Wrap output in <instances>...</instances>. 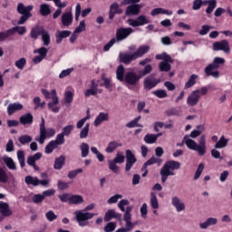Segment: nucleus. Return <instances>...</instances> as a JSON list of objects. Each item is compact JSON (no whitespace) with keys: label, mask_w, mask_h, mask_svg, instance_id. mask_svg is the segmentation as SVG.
Segmentation results:
<instances>
[{"label":"nucleus","mask_w":232,"mask_h":232,"mask_svg":"<svg viewBox=\"0 0 232 232\" xmlns=\"http://www.w3.org/2000/svg\"><path fill=\"white\" fill-rule=\"evenodd\" d=\"M183 144L187 146L188 150L197 151L199 157H204L208 153V147L206 146V135L202 134L199 138L198 143L189 138V135H186L183 138Z\"/></svg>","instance_id":"f257e3e1"},{"label":"nucleus","mask_w":232,"mask_h":232,"mask_svg":"<svg viewBox=\"0 0 232 232\" xmlns=\"http://www.w3.org/2000/svg\"><path fill=\"white\" fill-rule=\"evenodd\" d=\"M95 208V204L92 203L84 208L82 210H76L73 212L76 222L80 227H86L90 226V221L93 217H95V213L88 212L92 211Z\"/></svg>","instance_id":"f03ea898"},{"label":"nucleus","mask_w":232,"mask_h":232,"mask_svg":"<svg viewBox=\"0 0 232 232\" xmlns=\"http://www.w3.org/2000/svg\"><path fill=\"white\" fill-rule=\"evenodd\" d=\"M153 70V67L151 64L145 65L143 71L140 72V74H137L133 72H128L125 74V80H123L126 84L129 86H137L139 84V81L142 79V77H146L149 73H151V71Z\"/></svg>","instance_id":"7ed1b4c3"},{"label":"nucleus","mask_w":232,"mask_h":232,"mask_svg":"<svg viewBox=\"0 0 232 232\" xmlns=\"http://www.w3.org/2000/svg\"><path fill=\"white\" fill-rule=\"evenodd\" d=\"M180 168V162L177 160H169L165 162L161 168L160 174L161 177V182L164 184L168 180V177H175L177 169Z\"/></svg>","instance_id":"20e7f679"},{"label":"nucleus","mask_w":232,"mask_h":232,"mask_svg":"<svg viewBox=\"0 0 232 232\" xmlns=\"http://www.w3.org/2000/svg\"><path fill=\"white\" fill-rule=\"evenodd\" d=\"M32 10H34V5L25 6L23 3H18L16 6V11L20 14L21 17L19 18L17 24H24L30 17H32Z\"/></svg>","instance_id":"39448f33"},{"label":"nucleus","mask_w":232,"mask_h":232,"mask_svg":"<svg viewBox=\"0 0 232 232\" xmlns=\"http://www.w3.org/2000/svg\"><path fill=\"white\" fill-rule=\"evenodd\" d=\"M224 63H226V60L224 58L215 57L213 63L208 64L205 68L206 75H211V77H214V79H218V77H220V73L218 72V71L213 70H218V68H220V64H224Z\"/></svg>","instance_id":"423d86ee"},{"label":"nucleus","mask_w":232,"mask_h":232,"mask_svg":"<svg viewBox=\"0 0 232 232\" xmlns=\"http://www.w3.org/2000/svg\"><path fill=\"white\" fill-rule=\"evenodd\" d=\"M208 87H202L200 90L193 91L187 98V104L188 106H197L202 95H208Z\"/></svg>","instance_id":"0eeeda50"},{"label":"nucleus","mask_w":232,"mask_h":232,"mask_svg":"<svg viewBox=\"0 0 232 232\" xmlns=\"http://www.w3.org/2000/svg\"><path fill=\"white\" fill-rule=\"evenodd\" d=\"M156 59L158 61H162L159 65L160 72H169V70H171V64H169V63H173V59H171L169 54L162 53L160 54H157Z\"/></svg>","instance_id":"6e6552de"},{"label":"nucleus","mask_w":232,"mask_h":232,"mask_svg":"<svg viewBox=\"0 0 232 232\" xmlns=\"http://www.w3.org/2000/svg\"><path fill=\"white\" fill-rule=\"evenodd\" d=\"M135 32L131 27H121L116 30V38L117 43H121V41H125L128 39L131 34Z\"/></svg>","instance_id":"1a4fd4ad"},{"label":"nucleus","mask_w":232,"mask_h":232,"mask_svg":"<svg viewBox=\"0 0 232 232\" xmlns=\"http://www.w3.org/2000/svg\"><path fill=\"white\" fill-rule=\"evenodd\" d=\"M127 23L129 26H132L133 28H137L139 26H144V24H150V20L146 15L140 14L136 19H128Z\"/></svg>","instance_id":"9d476101"},{"label":"nucleus","mask_w":232,"mask_h":232,"mask_svg":"<svg viewBox=\"0 0 232 232\" xmlns=\"http://www.w3.org/2000/svg\"><path fill=\"white\" fill-rule=\"evenodd\" d=\"M214 52H224V53H230L231 49L229 48V42L227 40H222L213 44Z\"/></svg>","instance_id":"9b49d317"},{"label":"nucleus","mask_w":232,"mask_h":232,"mask_svg":"<svg viewBox=\"0 0 232 232\" xmlns=\"http://www.w3.org/2000/svg\"><path fill=\"white\" fill-rule=\"evenodd\" d=\"M84 97H92L97 95V93H102V90H99V84L95 80L91 81V85L88 89L84 91Z\"/></svg>","instance_id":"f8f14e48"},{"label":"nucleus","mask_w":232,"mask_h":232,"mask_svg":"<svg viewBox=\"0 0 232 232\" xmlns=\"http://www.w3.org/2000/svg\"><path fill=\"white\" fill-rule=\"evenodd\" d=\"M171 206L176 209L177 213H182V211H186V203L179 198V196H173L171 198Z\"/></svg>","instance_id":"ddd939ff"},{"label":"nucleus","mask_w":232,"mask_h":232,"mask_svg":"<svg viewBox=\"0 0 232 232\" xmlns=\"http://www.w3.org/2000/svg\"><path fill=\"white\" fill-rule=\"evenodd\" d=\"M217 224H218V218L209 217L205 221L200 222L198 226L199 229H201L202 231H206V229H209V227L217 226Z\"/></svg>","instance_id":"4468645a"},{"label":"nucleus","mask_w":232,"mask_h":232,"mask_svg":"<svg viewBox=\"0 0 232 232\" xmlns=\"http://www.w3.org/2000/svg\"><path fill=\"white\" fill-rule=\"evenodd\" d=\"M160 82V79H155V75H150L144 80V88L145 90H153L157 84Z\"/></svg>","instance_id":"2eb2a0df"},{"label":"nucleus","mask_w":232,"mask_h":232,"mask_svg":"<svg viewBox=\"0 0 232 232\" xmlns=\"http://www.w3.org/2000/svg\"><path fill=\"white\" fill-rule=\"evenodd\" d=\"M34 53H38L39 55L33 59V63H34V64H39V63H42V61L46 58V55H48V49H46V47H41L35 49Z\"/></svg>","instance_id":"dca6fc26"},{"label":"nucleus","mask_w":232,"mask_h":232,"mask_svg":"<svg viewBox=\"0 0 232 232\" xmlns=\"http://www.w3.org/2000/svg\"><path fill=\"white\" fill-rule=\"evenodd\" d=\"M61 23L63 26H65L66 28L72 26L73 23V14H72V11H67L62 14Z\"/></svg>","instance_id":"f3484780"},{"label":"nucleus","mask_w":232,"mask_h":232,"mask_svg":"<svg viewBox=\"0 0 232 232\" xmlns=\"http://www.w3.org/2000/svg\"><path fill=\"white\" fill-rule=\"evenodd\" d=\"M55 135V130L53 128H49V129H44V138H42L41 136V132L39 137L35 138V141L39 142V144H44V140H46V139H50L52 137H53Z\"/></svg>","instance_id":"a211bd4d"},{"label":"nucleus","mask_w":232,"mask_h":232,"mask_svg":"<svg viewBox=\"0 0 232 232\" xmlns=\"http://www.w3.org/2000/svg\"><path fill=\"white\" fill-rule=\"evenodd\" d=\"M119 57L120 62L123 63V64H130L131 61H137L134 53L132 54H130L128 53H120Z\"/></svg>","instance_id":"6ab92c4d"},{"label":"nucleus","mask_w":232,"mask_h":232,"mask_svg":"<svg viewBox=\"0 0 232 232\" xmlns=\"http://www.w3.org/2000/svg\"><path fill=\"white\" fill-rule=\"evenodd\" d=\"M20 122L24 126H31V124H34V115L30 112L22 115L20 117Z\"/></svg>","instance_id":"aec40b11"},{"label":"nucleus","mask_w":232,"mask_h":232,"mask_svg":"<svg viewBox=\"0 0 232 232\" xmlns=\"http://www.w3.org/2000/svg\"><path fill=\"white\" fill-rule=\"evenodd\" d=\"M140 13V5L135 4L129 5L125 11L126 15H139Z\"/></svg>","instance_id":"412c9836"},{"label":"nucleus","mask_w":232,"mask_h":232,"mask_svg":"<svg viewBox=\"0 0 232 232\" xmlns=\"http://www.w3.org/2000/svg\"><path fill=\"white\" fill-rule=\"evenodd\" d=\"M23 108H24L23 104H21L19 102L10 103L7 106V113H8V115H14V113H15V111H21V110H23Z\"/></svg>","instance_id":"4be33fe9"},{"label":"nucleus","mask_w":232,"mask_h":232,"mask_svg":"<svg viewBox=\"0 0 232 232\" xmlns=\"http://www.w3.org/2000/svg\"><path fill=\"white\" fill-rule=\"evenodd\" d=\"M71 34V31H57L55 34L56 44H61V43H63V40L66 39V37H70Z\"/></svg>","instance_id":"5701e85b"},{"label":"nucleus","mask_w":232,"mask_h":232,"mask_svg":"<svg viewBox=\"0 0 232 232\" xmlns=\"http://www.w3.org/2000/svg\"><path fill=\"white\" fill-rule=\"evenodd\" d=\"M109 114L104 112H100L99 115L96 116L94 120V126H101L103 122L109 121Z\"/></svg>","instance_id":"b1692460"},{"label":"nucleus","mask_w":232,"mask_h":232,"mask_svg":"<svg viewBox=\"0 0 232 232\" xmlns=\"http://www.w3.org/2000/svg\"><path fill=\"white\" fill-rule=\"evenodd\" d=\"M121 215L117 213L114 209H109L105 213L104 221L105 222H110V220H111V218L121 219Z\"/></svg>","instance_id":"393cba45"},{"label":"nucleus","mask_w":232,"mask_h":232,"mask_svg":"<svg viewBox=\"0 0 232 232\" xmlns=\"http://www.w3.org/2000/svg\"><path fill=\"white\" fill-rule=\"evenodd\" d=\"M3 160L8 169H11L12 171H15L17 169V164H15V161H14V159L8 157V156H4Z\"/></svg>","instance_id":"a878e982"},{"label":"nucleus","mask_w":232,"mask_h":232,"mask_svg":"<svg viewBox=\"0 0 232 232\" xmlns=\"http://www.w3.org/2000/svg\"><path fill=\"white\" fill-rule=\"evenodd\" d=\"M204 131H206V127H204V125H198L197 129L192 130L188 137L189 139H197V137H200Z\"/></svg>","instance_id":"bb28decb"},{"label":"nucleus","mask_w":232,"mask_h":232,"mask_svg":"<svg viewBox=\"0 0 232 232\" xmlns=\"http://www.w3.org/2000/svg\"><path fill=\"white\" fill-rule=\"evenodd\" d=\"M115 14H122V9H121L119 4L117 3H114L111 5L109 19H113V17H115Z\"/></svg>","instance_id":"cd10ccee"},{"label":"nucleus","mask_w":232,"mask_h":232,"mask_svg":"<svg viewBox=\"0 0 232 232\" xmlns=\"http://www.w3.org/2000/svg\"><path fill=\"white\" fill-rule=\"evenodd\" d=\"M64 164H66V157H64V155H61L60 157L54 160L53 168L58 170L63 169Z\"/></svg>","instance_id":"c85d7f7f"},{"label":"nucleus","mask_w":232,"mask_h":232,"mask_svg":"<svg viewBox=\"0 0 232 232\" xmlns=\"http://www.w3.org/2000/svg\"><path fill=\"white\" fill-rule=\"evenodd\" d=\"M0 213L3 217H10L12 215L8 203L0 202Z\"/></svg>","instance_id":"c756f323"},{"label":"nucleus","mask_w":232,"mask_h":232,"mask_svg":"<svg viewBox=\"0 0 232 232\" xmlns=\"http://www.w3.org/2000/svg\"><path fill=\"white\" fill-rule=\"evenodd\" d=\"M228 142L229 140L226 139V136H221L219 140L217 141V143L214 145V148L216 150H222L227 146Z\"/></svg>","instance_id":"7c9ffc66"},{"label":"nucleus","mask_w":232,"mask_h":232,"mask_svg":"<svg viewBox=\"0 0 232 232\" xmlns=\"http://www.w3.org/2000/svg\"><path fill=\"white\" fill-rule=\"evenodd\" d=\"M42 93L44 95L45 99H52V102L55 101V99H59L55 89L52 90L51 92H48L46 89H42Z\"/></svg>","instance_id":"2f4dec72"},{"label":"nucleus","mask_w":232,"mask_h":232,"mask_svg":"<svg viewBox=\"0 0 232 232\" xmlns=\"http://www.w3.org/2000/svg\"><path fill=\"white\" fill-rule=\"evenodd\" d=\"M42 157H43V153L41 152H37L33 156H29L27 158L28 166H34L35 162H37V160H41Z\"/></svg>","instance_id":"473e14b6"},{"label":"nucleus","mask_w":232,"mask_h":232,"mask_svg":"<svg viewBox=\"0 0 232 232\" xmlns=\"http://www.w3.org/2000/svg\"><path fill=\"white\" fill-rule=\"evenodd\" d=\"M148 52H150V46L142 45L134 53V56L136 59H140V57H142L145 53H148Z\"/></svg>","instance_id":"72a5a7b5"},{"label":"nucleus","mask_w":232,"mask_h":232,"mask_svg":"<svg viewBox=\"0 0 232 232\" xmlns=\"http://www.w3.org/2000/svg\"><path fill=\"white\" fill-rule=\"evenodd\" d=\"M122 144L117 141H110L107 148L105 149L106 153H113L117 148H121Z\"/></svg>","instance_id":"f704fd0d"},{"label":"nucleus","mask_w":232,"mask_h":232,"mask_svg":"<svg viewBox=\"0 0 232 232\" xmlns=\"http://www.w3.org/2000/svg\"><path fill=\"white\" fill-rule=\"evenodd\" d=\"M24 182L27 186H39V179L37 177L26 176L24 178Z\"/></svg>","instance_id":"c9c22d12"},{"label":"nucleus","mask_w":232,"mask_h":232,"mask_svg":"<svg viewBox=\"0 0 232 232\" xmlns=\"http://www.w3.org/2000/svg\"><path fill=\"white\" fill-rule=\"evenodd\" d=\"M124 72H125L124 65H119V67L116 70V78L121 82H124V80H125Z\"/></svg>","instance_id":"e433bc0d"},{"label":"nucleus","mask_w":232,"mask_h":232,"mask_svg":"<svg viewBox=\"0 0 232 232\" xmlns=\"http://www.w3.org/2000/svg\"><path fill=\"white\" fill-rule=\"evenodd\" d=\"M9 180L8 173H6L3 167H0V184H8Z\"/></svg>","instance_id":"4c0bfd02"},{"label":"nucleus","mask_w":232,"mask_h":232,"mask_svg":"<svg viewBox=\"0 0 232 232\" xmlns=\"http://www.w3.org/2000/svg\"><path fill=\"white\" fill-rule=\"evenodd\" d=\"M152 164H162V160L160 158L151 157L149 160H147L143 165V169H146L148 166H152Z\"/></svg>","instance_id":"58836bf2"},{"label":"nucleus","mask_w":232,"mask_h":232,"mask_svg":"<svg viewBox=\"0 0 232 232\" xmlns=\"http://www.w3.org/2000/svg\"><path fill=\"white\" fill-rule=\"evenodd\" d=\"M40 14L44 17H46V15H50V14H52V9L50 8V5H48V4H42L40 5Z\"/></svg>","instance_id":"ea45409f"},{"label":"nucleus","mask_w":232,"mask_h":232,"mask_svg":"<svg viewBox=\"0 0 232 232\" xmlns=\"http://www.w3.org/2000/svg\"><path fill=\"white\" fill-rule=\"evenodd\" d=\"M198 79V75L192 74L188 81L185 83V90H188V88H192V86H195L197 84V80Z\"/></svg>","instance_id":"a19ab883"},{"label":"nucleus","mask_w":232,"mask_h":232,"mask_svg":"<svg viewBox=\"0 0 232 232\" xmlns=\"http://www.w3.org/2000/svg\"><path fill=\"white\" fill-rule=\"evenodd\" d=\"M59 104V98H54V100L52 102L48 103V108L53 111V113H59L60 108L57 106Z\"/></svg>","instance_id":"79ce46f5"},{"label":"nucleus","mask_w":232,"mask_h":232,"mask_svg":"<svg viewBox=\"0 0 232 232\" xmlns=\"http://www.w3.org/2000/svg\"><path fill=\"white\" fill-rule=\"evenodd\" d=\"M80 150L82 151V159H86V157H88V155H90V145H88V143L82 142L80 145Z\"/></svg>","instance_id":"37998d69"},{"label":"nucleus","mask_w":232,"mask_h":232,"mask_svg":"<svg viewBox=\"0 0 232 232\" xmlns=\"http://www.w3.org/2000/svg\"><path fill=\"white\" fill-rule=\"evenodd\" d=\"M58 145L55 141L51 140L46 146H45V153L47 155H50V153H53V150L57 149Z\"/></svg>","instance_id":"c03bdc74"},{"label":"nucleus","mask_w":232,"mask_h":232,"mask_svg":"<svg viewBox=\"0 0 232 232\" xmlns=\"http://www.w3.org/2000/svg\"><path fill=\"white\" fill-rule=\"evenodd\" d=\"M42 41L44 46H50V34L44 29H42Z\"/></svg>","instance_id":"a18cd8bd"},{"label":"nucleus","mask_w":232,"mask_h":232,"mask_svg":"<svg viewBox=\"0 0 232 232\" xmlns=\"http://www.w3.org/2000/svg\"><path fill=\"white\" fill-rule=\"evenodd\" d=\"M91 151L93 153V155H96V159L99 160V162H104V155L99 151L97 147H91Z\"/></svg>","instance_id":"49530a36"},{"label":"nucleus","mask_w":232,"mask_h":232,"mask_svg":"<svg viewBox=\"0 0 232 232\" xmlns=\"http://www.w3.org/2000/svg\"><path fill=\"white\" fill-rule=\"evenodd\" d=\"M18 140L20 142V144H22L23 146H24V144H30V142H32L33 138L30 135H22L18 138Z\"/></svg>","instance_id":"de8ad7c7"},{"label":"nucleus","mask_w":232,"mask_h":232,"mask_svg":"<svg viewBox=\"0 0 232 232\" xmlns=\"http://www.w3.org/2000/svg\"><path fill=\"white\" fill-rule=\"evenodd\" d=\"M150 206L152 209H159V199H157V195L155 193H150Z\"/></svg>","instance_id":"09e8293b"},{"label":"nucleus","mask_w":232,"mask_h":232,"mask_svg":"<svg viewBox=\"0 0 232 232\" xmlns=\"http://www.w3.org/2000/svg\"><path fill=\"white\" fill-rule=\"evenodd\" d=\"M74 128L75 127L73 125H66L65 127L63 128L61 133L63 134L64 137H70Z\"/></svg>","instance_id":"8fccbe9b"},{"label":"nucleus","mask_w":232,"mask_h":232,"mask_svg":"<svg viewBox=\"0 0 232 232\" xmlns=\"http://www.w3.org/2000/svg\"><path fill=\"white\" fill-rule=\"evenodd\" d=\"M153 95H155L156 97H158V99H166V97H168V92H166V90H156L154 92H152Z\"/></svg>","instance_id":"3c124183"},{"label":"nucleus","mask_w":232,"mask_h":232,"mask_svg":"<svg viewBox=\"0 0 232 232\" xmlns=\"http://www.w3.org/2000/svg\"><path fill=\"white\" fill-rule=\"evenodd\" d=\"M216 8H217V0H210L206 9V14H208V15H209V14H213V10H215Z\"/></svg>","instance_id":"603ef678"},{"label":"nucleus","mask_w":232,"mask_h":232,"mask_svg":"<svg viewBox=\"0 0 232 232\" xmlns=\"http://www.w3.org/2000/svg\"><path fill=\"white\" fill-rule=\"evenodd\" d=\"M84 199L81 195H71V203L70 204H82Z\"/></svg>","instance_id":"864d4df0"},{"label":"nucleus","mask_w":232,"mask_h":232,"mask_svg":"<svg viewBox=\"0 0 232 232\" xmlns=\"http://www.w3.org/2000/svg\"><path fill=\"white\" fill-rule=\"evenodd\" d=\"M144 140L146 144H155L157 142V136L155 134H147L144 137Z\"/></svg>","instance_id":"5fc2aeb1"},{"label":"nucleus","mask_w":232,"mask_h":232,"mask_svg":"<svg viewBox=\"0 0 232 232\" xmlns=\"http://www.w3.org/2000/svg\"><path fill=\"white\" fill-rule=\"evenodd\" d=\"M108 164L109 169H111L112 173H119V166H117V162H115L113 160H109Z\"/></svg>","instance_id":"6e6d98bb"},{"label":"nucleus","mask_w":232,"mask_h":232,"mask_svg":"<svg viewBox=\"0 0 232 232\" xmlns=\"http://www.w3.org/2000/svg\"><path fill=\"white\" fill-rule=\"evenodd\" d=\"M88 133H90V123H86L84 128L80 131V139H86L88 137Z\"/></svg>","instance_id":"4d7b16f0"},{"label":"nucleus","mask_w":232,"mask_h":232,"mask_svg":"<svg viewBox=\"0 0 232 232\" xmlns=\"http://www.w3.org/2000/svg\"><path fill=\"white\" fill-rule=\"evenodd\" d=\"M126 157L122 154L121 151H118L116 157L112 160L116 164H122L125 160Z\"/></svg>","instance_id":"13d9d810"},{"label":"nucleus","mask_w":232,"mask_h":232,"mask_svg":"<svg viewBox=\"0 0 232 232\" xmlns=\"http://www.w3.org/2000/svg\"><path fill=\"white\" fill-rule=\"evenodd\" d=\"M126 162H137V158L130 150H126Z\"/></svg>","instance_id":"bf43d9fd"},{"label":"nucleus","mask_w":232,"mask_h":232,"mask_svg":"<svg viewBox=\"0 0 232 232\" xmlns=\"http://www.w3.org/2000/svg\"><path fill=\"white\" fill-rule=\"evenodd\" d=\"M43 29H44L43 27L33 28L31 31V37L33 39H37V37H39V35H42Z\"/></svg>","instance_id":"052dcab7"},{"label":"nucleus","mask_w":232,"mask_h":232,"mask_svg":"<svg viewBox=\"0 0 232 232\" xmlns=\"http://www.w3.org/2000/svg\"><path fill=\"white\" fill-rule=\"evenodd\" d=\"M17 159L20 164V168H24L25 162H24V151L18 150L17 151Z\"/></svg>","instance_id":"680f3d73"},{"label":"nucleus","mask_w":232,"mask_h":232,"mask_svg":"<svg viewBox=\"0 0 232 232\" xmlns=\"http://www.w3.org/2000/svg\"><path fill=\"white\" fill-rule=\"evenodd\" d=\"M202 171H204V163H199L194 175V180H198V179H200Z\"/></svg>","instance_id":"e2e57ef3"},{"label":"nucleus","mask_w":232,"mask_h":232,"mask_svg":"<svg viewBox=\"0 0 232 232\" xmlns=\"http://www.w3.org/2000/svg\"><path fill=\"white\" fill-rule=\"evenodd\" d=\"M13 31V34H15V32L17 34H19V35H24L26 34V27L25 26H15L12 29H9Z\"/></svg>","instance_id":"0e129e2a"},{"label":"nucleus","mask_w":232,"mask_h":232,"mask_svg":"<svg viewBox=\"0 0 232 232\" xmlns=\"http://www.w3.org/2000/svg\"><path fill=\"white\" fill-rule=\"evenodd\" d=\"M86 31V22L84 20L81 21L79 25L75 28L74 34H82V32Z\"/></svg>","instance_id":"69168bd1"},{"label":"nucleus","mask_w":232,"mask_h":232,"mask_svg":"<svg viewBox=\"0 0 232 232\" xmlns=\"http://www.w3.org/2000/svg\"><path fill=\"white\" fill-rule=\"evenodd\" d=\"M64 101L67 102V104H72L73 102V92L72 91H66L64 95Z\"/></svg>","instance_id":"338daca9"},{"label":"nucleus","mask_w":232,"mask_h":232,"mask_svg":"<svg viewBox=\"0 0 232 232\" xmlns=\"http://www.w3.org/2000/svg\"><path fill=\"white\" fill-rule=\"evenodd\" d=\"M117 227V223L115 222H109L103 228V231L105 232H113L115 231V228Z\"/></svg>","instance_id":"774afa93"}]
</instances>
